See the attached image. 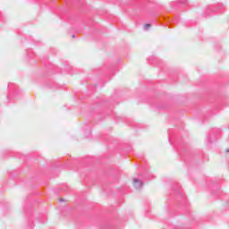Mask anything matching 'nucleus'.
<instances>
[{
	"instance_id": "3",
	"label": "nucleus",
	"mask_w": 229,
	"mask_h": 229,
	"mask_svg": "<svg viewBox=\"0 0 229 229\" xmlns=\"http://www.w3.org/2000/svg\"><path fill=\"white\" fill-rule=\"evenodd\" d=\"M139 187H142V183L141 182H139Z\"/></svg>"
},
{
	"instance_id": "5",
	"label": "nucleus",
	"mask_w": 229,
	"mask_h": 229,
	"mask_svg": "<svg viewBox=\"0 0 229 229\" xmlns=\"http://www.w3.org/2000/svg\"><path fill=\"white\" fill-rule=\"evenodd\" d=\"M135 187H139L137 184H135Z\"/></svg>"
},
{
	"instance_id": "4",
	"label": "nucleus",
	"mask_w": 229,
	"mask_h": 229,
	"mask_svg": "<svg viewBox=\"0 0 229 229\" xmlns=\"http://www.w3.org/2000/svg\"><path fill=\"white\" fill-rule=\"evenodd\" d=\"M149 26H150L149 24H147V25H146L147 28H149Z\"/></svg>"
},
{
	"instance_id": "1",
	"label": "nucleus",
	"mask_w": 229,
	"mask_h": 229,
	"mask_svg": "<svg viewBox=\"0 0 229 229\" xmlns=\"http://www.w3.org/2000/svg\"><path fill=\"white\" fill-rule=\"evenodd\" d=\"M134 183H139V181L137 179L133 180Z\"/></svg>"
},
{
	"instance_id": "2",
	"label": "nucleus",
	"mask_w": 229,
	"mask_h": 229,
	"mask_svg": "<svg viewBox=\"0 0 229 229\" xmlns=\"http://www.w3.org/2000/svg\"><path fill=\"white\" fill-rule=\"evenodd\" d=\"M225 153H229V148L225 150Z\"/></svg>"
}]
</instances>
